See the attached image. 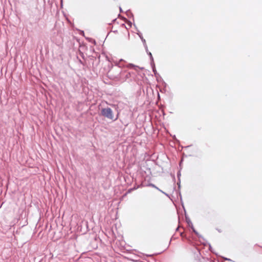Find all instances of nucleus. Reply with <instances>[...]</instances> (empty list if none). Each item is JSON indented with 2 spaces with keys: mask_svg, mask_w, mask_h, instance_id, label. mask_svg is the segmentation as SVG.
Returning a JSON list of instances; mask_svg holds the SVG:
<instances>
[{
  "mask_svg": "<svg viewBox=\"0 0 262 262\" xmlns=\"http://www.w3.org/2000/svg\"><path fill=\"white\" fill-rule=\"evenodd\" d=\"M101 115L113 121H115L117 119V117H114L112 110L109 107L102 108L101 110Z\"/></svg>",
  "mask_w": 262,
  "mask_h": 262,
  "instance_id": "obj_1",
  "label": "nucleus"
}]
</instances>
